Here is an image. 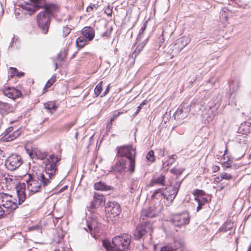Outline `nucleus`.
<instances>
[{"instance_id":"f257e3e1","label":"nucleus","mask_w":251,"mask_h":251,"mask_svg":"<svg viewBox=\"0 0 251 251\" xmlns=\"http://www.w3.org/2000/svg\"><path fill=\"white\" fill-rule=\"evenodd\" d=\"M25 181L30 195L45 189V188L51 182V181L47 179L43 175L40 174L36 175L28 174Z\"/></svg>"},{"instance_id":"f03ea898","label":"nucleus","mask_w":251,"mask_h":251,"mask_svg":"<svg viewBox=\"0 0 251 251\" xmlns=\"http://www.w3.org/2000/svg\"><path fill=\"white\" fill-rule=\"evenodd\" d=\"M191 109H194V111L201 114L205 120V123H208L212 121L216 114L219 105L215 104L212 106L211 104L205 105V103L200 101L198 103L193 102L189 104Z\"/></svg>"},{"instance_id":"7ed1b4c3","label":"nucleus","mask_w":251,"mask_h":251,"mask_svg":"<svg viewBox=\"0 0 251 251\" xmlns=\"http://www.w3.org/2000/svg\"><path fill=\"white\" fill-rule=\"evenodd\" d=\"M117 155L126 157V160H128L129 170L133 173L135 170V156L136 154L135 148L132 145L123 146L117 147Z\"/></svg>"},{"instance_id":"20e7f679","label":"nucleus","mask_w":251,"mask_h":251,"mask_svg":"<svg viewBox=\"0 0 251 251\" xmlns=\"http://www.w3.org/2000/svg\"><path fill=\"white\" fill-rule=\"evenodd\" d=\"M131 242V236L126 234L114 237L111 242V251H125Z\"/></svg>"},{"instance_id":"39448f33","label":"nucleus","mask_w":251,"mask_h":251,"mask_svg":"<svg viewBox=\"0 0 251 251\" xmlns=\"http://www.w3.org/2000/svg\"><path fill=\"white\" fill-rule=\"evenodd\" d=\"M60 160V158L57 156H55L54 154H50L46 160L45 172L40 174L43 175L47 179L50 181V179L54 177L58 170L57 163Z\"/></svg>"},{"instance_id":"423d86ee","label":"nucleus","mask_w":251,"mask_h":251,"mask_svg":"<svg viewBox=\"0 0 251 251\" xmlns=\"http://www.w3.org/2000/svg\"><path fill=\"white\" fill-rule=\"evenodd\" d=\"M17 181L16 178V176H10L8 174L6 175L5 180L4 183L7 186H12L13 185L16 186V191L17 193L18 197L19 199V203L21 204L23 203L26 199L25 195V183H19L17 185Z\"/></svg>"},{"instance_id":"0eeeda50","label":"nucleus","mask_w":251,"mask_h":251,"mask_svg":"<svg viewBox=\"0 0 251 251\" xmlns=\"http://www.w3.org/2000/svg\"><path fill=\"white\" fill-rule=\"evenodd\" d=\"M152 232V224L148 221L142 222L139 225L134 232V236L136 240H139L147 233L151 235Z\"/></svg>"},{"instance_id":"6e6552de","label":"nucleus","mask_w":251,"mask_h":251,"mask_svg":"<svg viewBox=\"0 0 251 251\" xmlns=\"http://www.w3.org/2000/svg\"><path fill=\"white\" fill-rule=\"evenodd\" d=\"M31 4L25 2L22 5V12L25 14L31 15L36 11L45 5V0H30Z\"/></svg>"},{"instance_id":"1a4fd4ad","label":"nucleus","mask_w":251,"mask_h":251,"mask_svg":"<svg viewBox=\"0 0 251 251\" xmlns=\"http://www.w3.org/2000/svg\"><path fill=\"white\" fill-rule=\"evenodd\" d=\"M38 27L44 34H47L50 24V17L45 12L41 11L37 17Z\"/></svg>"},{"instance_id":"9d476101","label":"nucleus","mask_w":251,"mask_h":251,"mask_svg":"<svg viewBox=\"0 0 251 251\" xmlns=\"http://www.w3.org/2000/svg\"><path fill=\"white\" fill-rule=\"evenodd\" d=\"M23 164L21 156L13 154L9 156L5 161V165L7 169L10 171L15 170Z\"/></svg>"},{"instance_id":"9b49d317","label":"nucleus","mask_w":251,"mask_h":251,"mask_svg":"<svg viewBox=\"0 0 251 251\" xmlns=\"http://www.w3.org/2000/svg\"><path fill=\"white\" fill-rule=\"evenodd\" d=\"M172 222L176 226L180 227L188 224L189 223V216L187 212L177 214L173 216Z\"/></svg>"},{"instance_id":"f8f14e48","label":"nucleus","mask_w":251,"mask_h":251,"mask_svg":"<svg viewBox=\"0 0 251 251\" xmlns=\"http://www.w3.org/2000/svg\"><path fill=\"white\" fill-rule=\"evenodd\" d=\"M15 201L11 196L5 195L2 197L1 205L6 209V212L9 213L17 207Z\"/></svg>"},{"instance_id":"ddd939ff","label":"nucleus","mask_w":251,"mask_h":251,"mask_svg":"<svg viewBox=\"0 0 251 251\" xmlns=\"http://www.w3.org/2000/svg\"><path fill=\"white\" fill-rule=\"evenodd\" d=\"M191 110L190 106L184 103L180 105L174 114V118L177 121H181L186 118Z\"/></svg>"},{"instance_id":"4468645a","label":"nucleus","mask_w":251,"mask_h":251,"mask_svg":"<svg viewBox=\"0 0 251 251\" xmlns=\"http://www.w3.org/2000/svg\"><path fill=\"white\" fill-rule=\"evenodd\" d=\"M126 159L125 158H120L113 168V170L115 173L122 174L126 169Z\"/></svg>"},{"instance_id":"2eb2a0df","label":"nucleus","mask_w":251,"mask_h":251,"mask_svg":"<svg viewBox=\"0 0 251 251\" xmlns=\"http://www.w3.org/2000/svg\"><path fill=\"white\" fill-rule=\"evenodd\" d=\"M3 93L5 96L12 100H15L22 96V93L19 90L13 87H9L4 89Z\"/></svg>"},{"instance_id":"dca6fc26","label":"nucleus","mask_w":251,"mask_h":251,"mask_svg":"<svg viewBox=\"0 0 251 251\" xmlns=\"http://www.w3.org/2000/svg\"><path fill=\"white\" fill-rule=\"evenodd\" d=\"M121 210L120 205L116 202H111V215H112L113 217L115 218L114 221H112L113 224L116 223V221L118 219V216L121 213Z\"/></svg>"},{"instance_id":"f3484780","label":"nucleus","mask_w":251,"mask_h":251,"mask_svg":"<svg viewBox=\"0 0 251 251\" xmlns=\"http://www.w3.org/2000/svg\"><path fill=\"white\" fill-rule=\"evenodd\" d=\"M155 217V213L154 211L151 210L150 208L143 209L141 211L140 219L143 220V222L148 221L151 223L149 219Z\"/></svg>"},{"instance_id":"a211bd4d","label":"nucleus","mask_w":251,"mask_h":251,"mask_svg":"<svg viewBox=\"0 0 251 251\" xmlns=\"http://www.w3.org/2000/svg\"><path fill=\"white\" fill-rule=\"evenodd\" d=\"M14 107L10 104L0 101V113L2 115H6L9 113L13 112Z\"/></svg>"},{"instance_id":"6ab92c4d","label":"nucleus","mask_w":251,"mask_h":251,"mask_svg":"<svg viewBox=\"0 0 251 251\" xmlns=\"http://www.w3.org/2000/svg\"><path fill=\"white\" fill-rule=\"evenodd\" d=\"M181 182L182 181L176 182L175 186L172 190L171 193L168 196L169 197V201H168V202H166L167 205H170L175 199L179 189Z\"/></svg>"},{"instance_id":"aec40b11","label":"nucleus","mask_w":251,"mask_h":251,"mask_svg":"<svg viewBox=\"0 0 251 251\" xmlns=\"http://www.w3.org/2000/svg\"><path fill=\"white\" fill-rule=\"evenodd\" d=\"M190 42V39L186 37L179 39L175 44V49L178 51L181 50Z\"/></svg>"},{"instance_id":"412c9836","label":"nucleus","mask_w":251,"mask_h":251,"mask_svg":"<svg viewBox=\"0 0 251 251\" xmlns=\"http://www.w3.org/2000/svg\"><path fill=\"white\" fill-rule=\"evenodd\" d=\"M83 36L86 38L89 41L92 40L95 37V31L94 29L90 26L84 27L82 30Z\"/></svg>"},{"instance_id":"4be33fe9","label":"nucleus","mask_w":251,"mask_h":251,"mask_svg":"<svg viewBox=\"0 0 251 251\" xmlns=\"http://www.w3.org/2000/svg\"><path fill=\"white\" fill-rule=\"evenodd\" d=\"M238 132L242 134L247 135L251 133V123L245 122L239 126Z\"/></svg>"},{"instance_id":"5701e85b","label":"nucleus","mask_w":251,"mask_h":251,"mask_svg":"<svg viewBox=\"0 0 251 251\" xmlns=\"http://www.w3.org/2000/svg\"><path fill=\"white\" fill-rule=\"evenodd\" d=\"M231 13L230 10L226 8H223L220 12V19L224 24L228 23V16Z\"/></svg>"},{"instance_id":"b1692460","label":"nucleus","mask_w":251,"mask_h":251,"mask_svg":"<svg viewBox=\"0 0 251 251\" xmlns=\"http://www.w3.org/2000/svg\"><path fill=\"white\" fill-rule=\"evenodd\" d=\"M151 199H156L157 200H162V199H166L167 201H169V197L164 194L163 192V189H162L156 190L151 196Z\"/></svg>"},{"instance_id":"393cba45","label":"nucleus","mask_w":251,"mask_h":251,"mask_svg":"<svg viewBox=\"0 0 251 251\" xmlns=\"http://www.w3.org/2000/svg\"><path fill=\"white\" fill-rule=\"evenodd\" d=\"M42 7L44 8V11L43 12H45L47 15H49V17L57 9V6L56 5L46 4V2H45V5Z\"/></svg>"},{"instance_id":"a878e982","label":"nucleus","mask_w":251,"mask_h":251,"mask_svg":"<svg viewBox=\"0 0 251 251\" xmlns=\"http://www.w3.org/2000/svg\"><path fill=\"white\" fill-rule=\"evenodd\" d=\"M27 151L29 156L31 157L35 155L37 158L43 160L47 156V154L45 152H43L39 151H30L27 150Z\"/></svg>"},{"instance_id":"bb28decb","label":"nucleus","mask_w":251,"mask_h":251,"mask_svg":"<svg viewBox=\"0 0 251 251\" xmlns=\"http://www.w3.org/2000/svg\"><path fill=\"white\" fill-rule=\"evenodd\" d=\"M240 86V81L238 79H234L229 83V87L232 92H236Z\"/></svg>"},{"instance_id":"cd10ccee","label":"nucleus","mask_w":251,"mask_h":251,"mask_svg":"<svg viewBox=\"0 0 251 251\" xmlns=\"http://www.w3.org/2000/svg\"><path fill=\"white\" fill-rule=\"evenodd\" d=\"M94 188L96 190L107 191L110 190V186L106 185L104 182L99 181L94 184Z\"/></svg>"},{"instance_id":"c85d7f7f","label":"nucleus","mask_w":251,"mask_h":251,"mask_svg":"<svg viewBox=\"0 0 251 251\" xmlns=\"http://www.w3.org/2000/svg\"><path fill=\"white\" fill-rule=\"evenodd\" d=\"M146 39L145 41H144L141 45H138L136 49L132 53L131 55V57L133 59H135L138 54L141 52V51L143 50V48L145 46L146 44Z\"/></svg>"},{"instance_id":"c756f323","label":"nucleus","mask_w":251,"mask_h":251,"mask_svg":"<svg viewBox=\"0 0 251 251\" xmlns=\"http://www.w3.org/2000/svg\"><path fill=\"white\" fill-rule=\"evenodd\" d=\"M195 200L198 203L197 211H199L202 208V206L208 202L207 199L205 197H201L200 199L195 198Z\"/></svg>"},{"instance_id":"7c9ffc66","label":"nucleus","mask_w":251,"mask_h":251,"mask_svg":"<svg viewBox=\"0 0 251 251\" xmlns=\"http://www.w3.org/2000/svg\"><path fill=\"white\" fill-rule=\"evenodd\" d=\"M165 182V176L163 175H160L159 177L153 178L151 183L152 185H153L154 184H158V185H161L163 186L165 185L164 184Z\"/></svg>"},{"instance_id":"2f4dec72","label":"nucleus","mask_w":251,"mask_h":251,"mask_svg":"<svg viewBox=\"0 0 251 251\" xmlns=\"http://www.w3.org/2000/svg\"><path fill=\"white\" fill-rule=\"evenodd\" d=\"M9 70L10 71L11 73V77H14L15 76H18L19 77L23 76L25 75V73L23 72H20L18 70L14 67H10Z\"/></svg>"},{"instance_id":"473e14b6","label":"nucleus","mask_w":251,"mask_h":251,"mask_svg":"<svg viewBox=\"0 0 251 251\" xmlns=\"http://www.w3.org/2000/svg\"><path fill=\"white\" fill-rule=\"evenodd\" d=\"M232 225L233 224L230 223H226L219 228V231L226 232L232 228Z\"/></svg>"},{"instance_id":"72a5a7b5","label":"nucleus","mask_w":251,"mask_h":251,"mask_svg":"<svg viewBox=\"0 0 251 251\" xmlns=\"http://www.w3.org/2000/svg\"><path fill=\"white\" fill-rule=\"evenodd\" d=\"M184 245L183 241L180 239L175 240L174 244L171 246L174 250H176L177 249L182 248Z\"/></svg>"},{"instance_id":"f704fd0d","label":"nucleus","mask_w":251,"mask_h":251,"mask_svg":"<svg viewBox=\"0 0 251 251\" xmlns=\"http://www.w3.org/2000/svg\"><path fill=\"white\" fill-rule=\"evenodd\" d=\"M85 38L83 36L78 37L76 41V44L79 48H83L86 43Z\"/></svg>"},{"instance_id":"c9c22d12","label":"nucleus","mask_w":251,"mask_h":251,"mask_svg":"<svg viewBox=\"0 0 251 251\" xmlns=\"http://www.w3.org/2000/svg\"><path fill=\"white\" fill-rule=\"evenodd\" d=\"M67 56V52L65 50H61L58 54L55 59L58 62H62Z\"/></svg>"},{"instance_id":"e433bc0d","label":"nucleus","mask_w":251,"mask_h":251,"mask_svg":"<svg viewBox=\"0 0 251 251\" xmlns=\"http://www.w3.org/2000/svg\"><path fill=\"white\" fill-rule=\"evenodd\" d=\"M147 159L151 162H153L155 161V157L154 156V152L151 150L149 151L146 156Z\"/></svg>"},{"instance_id":"4c0bfd02","label":"nucleus","mask_w":251,"mask_h":251,"mask_svg":"<svg viewBox=\"0 0 251 251\" xmlns=\"http://www.w3.org/2000/svg\"><path fill=\"white\" fill-rule=\"evenodd\" d=\"M102 83V81L100 82L96 86V87L95 88L94 92H95V94L96 95V96H98L100 94V93L102 90V86H101Z\"/></svg>"},{"instance_id":"58836bf2","label":"nucleus","mask_w":251,"mask_h":251,"mask_svg":"<svg viewBox=\"0 0 251 251\" xmlns=\"http://www.w3.org/2000/svg\"><path fill=\"white\" fill-rule=\"evenodd\" d=\"M45 108L48 110L51 109H55L56 108V106H55L54 103L52 102H49L45 104Z\"/></svg>"},{"instance_id":"ea45409f","label":"nucleus","mask_w":251,"mask_h":251,"mask_svg":"<svg viewBox=\"0 0 251 251\" xmlns=\"http://www.w3.org/2000/svg\"><path fill=\"white\" fill-rule=\"evenodd\" d=\"M220 177L222 179L230 180L232 178V176L226 173H222L220 174Z\"/></svg>"},{"instance_id":"a19ab883","label":"nucleus","mask_w":251,"mask_h":251,"mask_svg":"<svg viewBox=\"0 0 251 251\" xmlns=\"http://www.w3.org/2000/svg\"><path fill=\"white\" fill-rule=\"evenodd\" d=\"M71 28L68 26H64L63 27V36L64 37H66L69 34L71 31Z\"/></svg>"},{"instance_id":"79ce46f5","label":"nucleus","mask_w":251,"mask_h":251,"mask_svg":"<svg viewBox=\"0 0 251 251\" xmlns=\"http://www.w3.org/2000/svg\"><path fill=\"white\" fill-rule=\"evenodd\" d=\"M102 245L106 251H110V242L108 239L103 240L102 241Z\"/></svg>"},{"instance_id":"37998d69","label":"nucleus","mask_w":251,"mask_h":251,"mask_svg":"<svg viewBox=\"0 0 251 251\" xmlns=\"http://www.w3.org/2000/svg\"><path fill=\"white\" fill-rule=\"evenodd\" d=\"M55 81V76L53 75L52 77L48 81L46 86L47 87H50L53 83Z\"/></svg>"},{"instance_id":"c03bdc74","label":"nucleus","mask_w":251,"mask_h":251,"mask_svg":"<svg viewBox=\"0 0 251 251\" xmlns=\"http://www.w3.org/2000/svg\"><path fill=\"white\" fill-rule=\"evenodd\" d=\"M74 125V123H73V122L68 123L66 124V125H65L62 127V129L63 130L68 131V130H69Z\"/></svg>"},{"instance_id":"a18cd8bd","label":"nucleus","mask_w":251,"mask_h":251,"mask_svg":"<svg viewBox=\"0 0 251 251\" xmlns=\"http://www.w3.org/2000/svg\"><path fill=\"white\" fill-rule=\"evenodd\" d=\"M145 29H146V25L144 24L143 26H142V28H141V29L140 30L139 34H138V35L137 36V42H139L140 41V39L142 37V35L143 34V33L145 31Z\"/></svg>"},{"instance_id":"49530a36","label":"nucleus","mask_w":251,"mask_h":251,"mask_svg":"<svg viewBox=\"0 0 251 251\" xmlns=\"http://www.w3.org/2000/svg\"><path fill=\"white\" fill-rule=\"evenodd\" d=\"M183 170L181 169L173 168L171 170V172L176 175H180Z\"/></svg>"},{"instance_id":"de8ad7c7","label":"nucleus","mask_w":251,"mask_h":251,"mask_svg":"<svg viewBox=\"0 0 251 251\" xmlns=\"http://www.w3.org/2000/svg\"><path fill=\"white\" fill-rule=\"evenodd\" d=\"M193 194L195 196H202L204 194V192L202 190H200L199 189H196L194 191Z\"/></svg>"},{"instance_id":"09e8293b","label":"nucleus","mask_w":251,"mask_h":251,"mask_svg":"<svg viewBox=\"0 0 251 251\" xmlns=\"http://www.w3.org/2000/svg\"><path fill=\"white\" fill-rule=\"evenodd\" d=\"M174 251L172 246H165L161 248L160 251Z\"/></svg>"},{"instance_id":"8fccbe9b","label":"nucleus","mask_w":251,"mask_h":251,"mask_svg":"<svg viewBox=\"0 0 251 251\" xmlns=\"http://www.w3.org/2000/svg\"><path fill=\"white\" fill-rule=\"evenodd\" d=\"M7 174H4L2 172L0 171V183H4L5 180L6 175Z\"/></svg>"},{"instance_id":"3c124183","label":"nucleus","mask_w":251,"mask_h":251,"mask_svg":"<svg viewBox=\"0 0 251 251\" xmlns=\"http://www.w3.org/2000/svg\"><path fill=\"white\" fill-rule=\"evenodd\" d=\"M122 113L118 111H115L112 115V117H111V123L115 119H116L118 116H119ZM112 125V123H111Z\"/></svg>"},{"instance_id":"603ef678","label":"nucleus","mask_w":251,"mask_h":251,"mask_svg":"<svg viewBox=\"0 0 251 251\" xmlns=\"http://www.w3.org/2000/svg\"><path fill=\"white\" fill-rule=\"evenodd\" d=\"M19 132L18 131H17L16 132H14V133L9 134V137L11 138V140H13L15 138H16L17 137H18L19 135Z\"/></svg>"},{"instance_id":"864d4df0","label":"nucleus","mask_w":251,"mask_h":251,"mask_svg":"<svg viewBox=\"0 0 251 251\" xmlns=\"http://www.w3.org/2000/svg\"><path fill=\"white\" fill-rule=\"evenodd\" d=\"M176 158H177V156L176 155H175V154L172 155L171 156H170V157L169 158V160L168 161V163H170L171 164H173L175 162V161L176 160Z\"/></svg>"},{"instance_id":"5fc2aeb1","label":"nucleus","mask_w":251,"mask_h":251,"mask_svg":"<svg viewBox=\"0 0 251 251\" xmlns=\"http://www.w3.org/2000/svg\"><path fill=\"white\" fill-rule=\"evenodd\" d=\"M98 202V200H94L91 202L90 208L93 209L95 208L96 206L97 203Z\"/></svg>"},{"instance_id":"6e6d98bb","label":"nucleus","mask_w":251,"mask_h":251,"mask_svg":"<svg viewBox=\"0 0 251 251\" xmlns=\"http://www.w3.org/2000/svg\"><path fill=\"white\" fill-rule=\"evenodd\" d=\"M164 41V39L163 38V34H162L158 39V43L159 44V46H161V44L163 43Z\"/></svg>"},{"instance_id":"4d7b16f0","label":"nucleus","mask_w":251,"mask_h":251,"mask_svg":"<svg viewBox=\"0 0 251 251\" xmlns=\"http://www.w3.org/2000/svg\"><path fill=\"white\" fill-rule=\"evenodd\" d=\"M158 154L160 156H164L165 155V150L164 149H160L158 150Z\"/></svg>"},{"instance_id":"13d9d810","label":"nucleus","mask_w":251,"mask_h":251,"mask_svg":"<svg viewBox=\"0 0 251 251\" xmlns=\"http://www.w3.org/2000/svg\"><path fill=\"white\" fill-rule=\"evenodd\" d=\"M222 165H223V167H224V168H230L231 167V164L230 163H228L227 162H224L223 164H222Z\"/></svg>"},{"instance_id":"bf43d9fd","label":"nucleus","mask_w":251,"mask_h":251,"mask_svg":"<svg viewBox=\"0 0 251 251\" xmlns=\"http://www.w3.org/2000/svg\"><path fill=\"white\" fill-rule=\"evenodd\" d=\"M5 212V210H4L3 208H2L1 205H0V218L3 216Z\"/></svg>"},{"instance_id":"052dcab7","label":"nucleus","mask_w":251,"mask_h":251,"mask_svg":"<svg viewBox=\"0 0 251 251\" xmlns=\"http://www.w3.org/2000/svg\"><path fill=\"white\" fill-rule=\"evenodd\" d=\"M110 5H108L107 8L105 9L104 11V13L107 14L108 16H110Z\"/></svg>"},{"instance_id":"680f3d73","label":"nucleus","mask_w":251,"mask_h":251,"mask_svg":"<svg viewBox=\"0 0 251 251\" xmlns=\"http://www.w3.org/2000/svg\"><path fill=\"white\" fill-rule=\"evenodd\" d=\"M110 88V85L109 84L107 86V88L105 90V91H104V92L102 94V95H101V97H103L104 96H105L109 92V89Z\"/></svg>"},{"instance_id":"e2e57ef3","label":"nucleus","mask_w":251,"mask_h":251,"mask_svg":"<svg viewBox=\"0 0 251 251\" xmlns=\"http://www.w3.org/2000/svg\"><path fill=\"white\" fill-rule=\"evenodd\" d=\"M220 169V168L219 166H213L212 167V171L213 172H217V171H218Z\"/></svg>"},{"instance_id":"0e129e2a","label":"nucleus","mask_w":251,"mask_h":251,"mask_svg":"<svg viewBox=\"0 0 251 251\" xmlns=\"http://www.w3.org/2000/svg\"><path fill=\"white\" fill-rule=\"evenodd\" d=\"M142 106L141 105H139L138 107H137V110L135 112V113H134V115H136L140 111V110H141V109L142 108Z\"/></svg>"},{"instance_id":"69168bd1","label":"nucleus","mask_w":251,"mask_h":251,"mask_svg":"<svg viewBox=\"0 0 251 251\" xmlns=\"http://www.w3.org/2000/svg\"><path fill=\"white\" fill-rule=\"evenodd\" d=\"M57 62H58L57 60H56V59H55L54 60V64L55 65V70H56L58 68Z\"/></svg>"},{"instance_id":"338daca9","label":"nucleus","mask_w":251,"mask_h":251,"mask_svg":"<svg viewBox=\"0 0 251 251\" xmlns=\"http://www.w3.org/2000/svg\"><path fill=\"white\" fill-rule=\"evenodd\" d=\"M93 9V6H89L88 7H87L86 10L87 12H90L91 10H92Z\"/></svg>"},{"instance_id":"774afa93","label":"nucleus","mask_w":251,"mask_h":251,"mask_svg":"<svg viewBox=\"0 0 251 251\" xmlns=\"http://www.w3.org/2000/svg\"><path fill=\"white\" fill-rule=\"evenodd\" d=\"M13 129V127H10L9 128H8V129H6V131L8 132V133H10V132L11 131H12Z\"/></svg>"}]
</instances>
